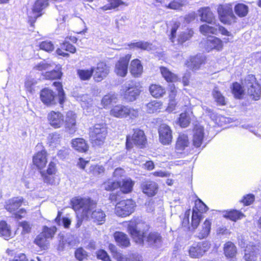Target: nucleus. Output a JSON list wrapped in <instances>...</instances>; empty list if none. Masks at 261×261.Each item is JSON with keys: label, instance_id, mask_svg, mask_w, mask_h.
<instances>
[{"label": "nucleus", "instance_id": "f257e3e1", "mask_svg": "<svg viewBox=\"0 0 261 261\" xmlns=\"http://www.w3.org/2000/svg\"><path fill=\"white\" fill-rule=\"evenodd\" d=\"M71 203L75 211L79 210L81 213L80 215H77L76 227L78 228L82 225L84 219L91 218L98 224H102L105 221L106 214L101 210L97 209L92 211L96 207V203L90 198L75 197L72 199Z\"/></svg>", "mask_w": 261, "mask_h": 261}, {"label": "nucleus", "instance_id": "f03ea898", "mask_svg": "<svg viewBox=\"0 0 261 261\" xmlns=\"http://www.w3.org/2000/svg\"><path fill=\"white\" fill-rule=\"evenodd\" d=\"M123 225L127 227L128 232L136 243L138 244L143 243L144 238L149 228L146 223L136 219H133L124 223Z\"/></svg>", "mask_w": 261, "mask_h": 261}, {"label": "nucleus", "instance_id": "7ed1b4c3", "mask_svg": "<svg viewBox=\"0 0 261 261\" xmlns=\"http://www.w3.org/2000/svg\"><path fill=\"white\" fill-rule=\"evenodd\" d=\"M247 93L255 100L260 99L261 96V79L257 81L256 77L252 74L248 75L243 83Z\"/></svg>", "mask_w": 261, "mask_h": 261}, {"label": "nucleus", "instance_id": "20e7f679", "mask_svg": "<svg viewBox=\"0 0 261 261\" xmlns=\"http://www.w3.org/2000/svg\"><path fill=\"white\" fill-rule=\"evenodd\" d=\"M108 134L106 125L104 123L95 124L90 128V137L94 145L102 144Z\"/></svg>", "mask_w": 261, "mask_h": 261}, {"label": "nucleus", "instance_id": "39448f33", "mask_svg": "<svg viewBox=\"0 0 261 261\" xmlns=\"http://www.w3.org/2000/svg\"><path fill=\"white\" fill-rule=\"evenodd\" d=\"M135 207L136 203L132 199L123 200L116 204L115 213L119 217H125L134 212Z\"/></svg>", "mask_w": 261, "mask_h": 261}, {"label": "nucleus", "instance_id": "423d86ee", "mask_svg": "<svg viewBox=\"0 0 261 261\" xmlns=\"http://www.w3.org/2000/svg\"><path fill=\"white\" fill-rule=\"evenodd\" d=\"M134 133L132 136H127L126 137V147L127 149L133 147L132 143L142 148L146 143L147 139L144 132L139 128L134 129Z\"/></svg>", "mask_w": 261, "mask_h": 261}, {"label": "nucleus", "instance_id": "0eeeda50", "mask_svg": "<svg viewBox=\"0 0 261 261\" xmlns=\"http://www.w3.org/2000/svg\"><path fill=\"white\" fill-rule=\"evenodd\" d=\"M218 13L220 21L225 24H231L236 21L237 17L234 15L231 4L220 5L218 8Z\"/></svg>", "mask_w": 261, "mask_h": 261}, {"label": "nucleus", "instance_id": "6e6552de", "mask_svg": "<svg viewBox=\"0 0 261 261\" xmlns=\"http://www.w3.org/2000/svg\"><path fill=\"white\" fill-rule=\"evenodd\" d=\"M141 87L138 83L130 81L124 84L123 91V97L128 101H133L139 95L141 92Z\"/></svg>", "mask_w": 261, "mask_h": 261}, {"label": "nucleus", "instance_id": "1a4fd4ad", "mask_svg": "<svg viewBox=\"0 0 261 261\" xmlns=\"http://www.w3.org/2000/svg\"><path fill=\"white\" fill-rule=\"evenodd\" d=\"M210 248V244L207 242H201L192 244L189 249V256L192 258L201 257Z\"/></svg>", "mask_w": 261, "mask_h": 261}, {"label": "nucleus", "instance_id": "9d476101", "mask_svg": "<svg viewBox=\"0 0 261 261\" xmlns=\"http://www.w3.org/2000/svg\"><path fill=\"white\" fill-rule=\"evenodd\" d=\"M48 0H37L31 11L28 12L30 21L34 22L36 19L41 15V12L48 6Z\"/></svg>", "mask_w": 261, "mask_h": 261}, {"label": "nucleus", "instance_id": "9b49d317", "mask_svg": "<svg viewBox=\"0 0 261 261\" xmlns=\"http://www.w3.org/2000/svg\"><path fill=\"white\" fill-rule=\"evenodd\" d=\"M92 70H93V78L97 82L105 79L110 72L109 67L103 62L98 63L96 67H92Z\"/></svg>", "mask_w": 261, "mask_h": 261}, {"label": "nucleus", "instance_id": "f8f14e48", "mask_svg": "<svg viewBox=\"0 0 261 261\" xmlns=\"http://www.w3.org/2000/svg\"><path fill=\"white\" fill-rule=\"evenodd\" d=\"M131 55L127 54L124 57H121L116 62L114 71L115 73L120 76L124 77L127 73L128 65L130 59Z\"/></svg>", "mask_w": 261, "mask_h": 261}, {"label": "nucleus", "instance_id": "ddd939ff", "mask_svg": "<svg viewBox=\"0 0 261 261\" xmlns=\"http://www.w3.org/2000/svg\"><path fill=\"white\" fill-rule=\"evenodd\" d=\"M160 141L163 145H169L172 141V131L166 124H162L159 129Z\"/></svg>", "mask_w": 261, "mask_h": 261}, {"label": "nucleus", "instance_id": "4468645a", "mask_svg": "<svg viewBox=\"0 0 261 261\" xmlns=\"http://www.w3.org/2000/svg\"><path fill=\"white\" fill-rule=\"evenodd\" d=\"M49 124L55 128L62 127L64 123V115L60 112L51 111L47 115Z\"/></svg>", "mask_w": 261, "mask_h": 261}, {"label": "nucleus", "instance_id": "2eb2a0df", "mask_svg": "<svg viewBox=\"0 0 261 261\" xmlns=\"http://www.w3.org/2000/svg\"><path fill=\"white\" fill-rule=\"evenodd\" d=\"M260 250L261 247L259 245H247L244 250V258L245 260L256 261Z\"/></svg>", "mask_w": 261, "mask_h": 261}, {"label": "nucleus", "instance_id": "dca6fc26", "mask_svg": "<svg viewBox=\"0 0 261 261\" xmlns=\"http://www.w3.org/2000/svg\"><path fill=\"white\" fill-rule=\"evenodd\" d=\"M40 97L41 101L47 106H52L57 103L55 94L52 90L48 89H44L41 90Z\"/></svg>", "mask_w": 261, "mask_h": 261}, {"label": "nucleus", "instance_id": "f3484780", "mask_svg": "<svg viewBox=\"0 0 261 261\" xmlns=\"http://www.w3.org/2000/svg\"><path fill=\"white\" fill-rule=\"evenodd\" d=\"M47 162V152L44 150L38 152L33 157V164L39 169L44 168Z\"/></svg>", "mask_w": 261, "mask_h": 261}, {"label": "nucleus", "instance_id": "a211bd4d", "mask_svg": "<svg viewBox=\"0 0 261 261\" xmlns=\"http://www.w3.org/2000/svg\"><path fill=\"white\" fill-rule=\"evenodd\" d=\"M223 46V42L221 39L215 36H210L206 41L205 48L207 51L213 49L220 50L222 49Z\"/></svg>", "mask_w": 261, "mask_h": 261}, {"label": "nucleus", "instance_id": "6ab92c4d", "mask_svg": "<svg viewBox=\"0 0 261 261\" xmlns=\"http://www.w3.org/2000/svg\"><path fill=\"white\" fill-rule=\"evenodd\" d=\"M204 139V128L199 125H196L193 129V144L196 147H200Z\"/></svg>", "mask_w": 261, "mask_h": 261}, {"label": "nucleus", "instance_id": "aec40b11", "mask_svg": "<svg viewBox=\"0 0 261 261\" xmlns=\"http://www.w3.org/2000/svg\"><path fill=\"white\" fill-rule=\"evenodd\" d=\"M76 115L72 111H68L64 120L65 126L70 133H74L76 131Z\"/></svg>", "mask_w": 261, "mask_h": 261}, {"label": "nucleus", "instance_id": "412c9836", "mask_svg": "<svg viewBox=\"0 0 261 261\" xmlns=\"http://www.w3.org/2000/svg\"><path fill=\"white\" fill-rule=\"evenodd\" d=\"M129 111L128 107L122 105H117L112 108L110 114L116 118H125L127 116Z\"/></svg>", "mask_w": 261, "mask_h": 261}, {"label": "nucleus", "instance_id": "4be33fe9", "mask_svg": "<svg viewBox=\"0 0 261 261\" xmlns=\"http://www.w3.org/2000/svg\"><path fill=\"white\" fill-rule=\"evenodd\" d=\"M23 201L22 197H14L6 202L5 208L10 213H14L21 205Z\"/></svg>", "mask_w": 261, "mask_h": 261}, {"label": "nucleus", "instance_id": "5701e85b", "mask_svg": "<svg viewBox=\"0 0 261 261\" xmlns=\"http://www.w3.org/2000/svg\"><path fill=\"white\" fill-rule=\"evenodd\" d=\"M114 237L119 246L122 248L129 246L130 244L129 239L127 235L124 232L116 231L114 233Z\"/></svg>", "mask_w": 261, "mask_h": 261}, {"label": "nucleus", "instance_id": "b1692460", "mask_svg": "<svg viewBox=\"0 0 261 261\" xmlns=\"http://www.w3.org/2000/svg\"><path fill=\"white\" fill-rule=\"evenodd\" d=\"M201 21L208 23H213L215 21V16L209 7H204L198 10Z\"/></svg>", "mask_w": 261, "mask_h": 261}, {"label": "nucleus", "instance_id": "393cba45", "mask_svg": "<svg viewBox=\"0 0 261 261\" xmlns=\"http://www.w3.org/2000/svg\"><path fill=\"white\" fill-rule=\"evenodd\" d=\"M143 192L149 196L154 195L158 191L157 184L152 181L144 182L142 185Z\"/></svg>", "mask_w": 261, "mask_h": 261}, {"label": "nucleus", "instance_id": "a878e982", "mask_svg": "<svg viewBox=\"0 0 261 261\" xmlns=\"http://www.w3.org/2000/svg\"><path fill=\"white\" fill-rule=\"evenodd\" d=\"M190 144L188 137L185 134H180L175 144V149L178 152L183 151Z\"/></svg>", "mask_w": 261, "mask_h": 261}, {"label": "nucleus", "instance_id": "bb28decb", "mask_svg": "<svg viewBox=\"0 0 261 261\" xmlns=\"http://www.w3.org/2000/svg\"><path fill=\"white\" fill-rule=\"evenodd\" d=\"M129 69L130 72L134 77H139L143 72V67L139 60L135 59L132 61Z\"/></svg>", "mask_w": 261, "mask_h": 261}, {"label": "nucleus", "instance_id": "cd10ccee", "mask_svg": "<svg viewBox=\"0 0 261 261\" xmlns=\"http://www.w3.org/2000/svg\"><path fill=\"white\" fill-rule=\"evenodd\" d=\"M211 228V222L209 220L206 219L198 230L197 237L200 239L206 238L210 234Z\"/></svg>", "mask_w": 261, "mask_h": 261}, {"label": "nucleus", "instance_id": "c85d7f7f", "mask_svg": "<svg viewBox=\"0 0 261 261\" xmlns=\"http://www.w3.org/2000/svg\"><path fill=\"white\" fill-rule=\"evenodd\" d=\"M146 241L149 245L158 247L161 244L162 240L159 233L153 232L148 235Z\"/></svg>", "mask_w": 261, "mask_h": 261}, {"label": "nucleus", "instance_id": "c756f323", "mask_svg": "<svg viewBox=\"0 0 261 261\" xmlns=\"http://www.w3.org/2000/svg\"><path fill=\"white\" fill-rule=\"evenodd\" d=\"M72 147L79 152H86L88 146L86 141L82 138H76L71 141Z\"/></svg>", "mask_w": 261, "mask_h": 261}, {"label": "nucleus", "instance_id": "7c9ffc66", "mask_svg": "<svg viewBox=\"0 0 261 261\" xmlns=\"http://www.w3.org/2000/svg\"><path fill=\"white\" fill-rule=\"evenodd\" d=\"M149 92L151 95L155 98L162 97L166 93L165 88L156 84H152L150 86Z\"/></svg>", "mask_w": 261, "mask_h": 261}, {"label": "nucleus", "instance_id": "2f4dec72", "mask_svg": "<svg viewBox=\"0 0 261 261\" xmlns=\"http://www.w3.org/2000/svg\"><path fill=\"white\" fill-rule=\"evenodd\" d=\"M202 218V215H201V214L199 212H198L196 209H193L191 227H189L190 230H194L196 229Z\"/></svg>", "mask_w": 261, "mask_h": 261}, {"label": "nucleus", "instance_id": "473e14b6", "mask_svg": "<svg viewBox=\"0 0 261 261\" xmlns=\"http://www.w3.org/2000/svg\"><path fill=\"white\" fill-rule=\"evenodd\" d=\"M202 61V58L197 56L190 58L189 61H187L186 65L189 68L195 70L199 68Z\"/></svg>", "mask_w": 261, "mask_h": 261}, {"label": "nucleus", "instance_id": "72a5a7b5", "mask_svg": "<svg viewBox=\"0 0 261 261\" xmlns=\"http://www.w3.org/2000/svg\"><path fill=\"white\" fill-rule=\"evenodd\" d=\"M162 108V103L156 100L152 101L145 106L146 111L148 113L159 112Z\"/></svg>", "mask_w": 261, "mask_h": 261}, {"label": "nucleus", "instance_id": "f704fd0d", "mask_svg": "<svg viewBox=\"0 0 261 261\" xmlns=\"http://www.w3.org/2000/svg\"><path fill=\"white\" fill-rule=\"evenodd\" d=\"M134 182L130 178H126L120 182V190L123 193H128L130 192L133 189Z\"/></svg>", "mask_w": 261, "mask_h": 261}, {"label": "nucleus", "instance_id": "c9c22d12", "mask_svg": "<svg viewBox=\"0 0 261 261\" xmlns=\"http://www.w3.org/2000/svg\"><path fill=\"white\" fill-rule=\"evenodd\" d=\"M160 71L164 78L167 82H174L177 80L176 75L169 71L167 68L161 67Z\"/></svg>", "mask_w": 261, "mask_h": 261}, {"label": "nucleus", "instance_id": "e433bc0d", "mask_svg": "<svg viewBox=\"0 0 261 261\" xmlns=\"http://www.w3.org/2000/svg\"><path fill=\"white\" fill-rule=\"evenodd\" d=\"M11 231L10 226L4 221L0 222V236L5 239L8 240L11 237Z\"/></svg>", "mask_w": 261, "mask_h": 261}, {"label": "nucleus", "instance_id": "4c0bfd02", "mask_svg": "<svg viewBox=\"0 0 261 261\" xmlns=\"http://www.w3.org/2000/svg\"><path fill=\"white\" fill-rule=\"evenodd\" d=\"M224 253L227 257L233 258L237 253L236 247L230 242L226 243L224 246Z\"/></svg>", "mask_w": 261, "mask_h": 261}, {"label": "nucleus", "instance_id": "58836bf2", "mask_svg": "<svg viewBox=\"0 0 261 261\" xmlns=\"http://www.w3.org/2000/svg\"><path fill=\"white\" fill-rule=\"evenodd\" d=\"M129 46L130 48H137L147 50H150L153 48L152 44L144 41H139L133 43L129 44Z\"/></svg>", "mask_w": 261, "mask_h": 261}, {"label": "nucleus", "instance_id": "ea45409f", "mask_svg": "<svg viewBox=\"0 0 261 261\" xmlns=\"http://www.w3.org/2000/svg\"><path fill=\"white\" fill-rule=\"evenodd\" d=\"M117 101V97L116 94H109L103 97L101 102L103 107L105 108L107 106L112 104L113 103H116Z\"/></svg>", "mask_w": 261, "mask_h": 261}, {"label": "nucleus", "instance_id": "a19ab883", "mask_svg": "<svg viewBox=\"0 0 261 261\" xmlns=\"http://www.w3.org/2000/svg\"><path fill=\"white\" fill-rule=\"evenodd\" d=\"M234 11L238 16L243 17L248 13V7L243 4H238L234 7Z\"/></svg>", "mask_w": 261, "mask_h": 261}, {"label": "nucleus", "instance_id": "79ce46f5", "mask_svg": "<svg viewBox=\"0 0 261 261\" xmlns=\"http://www.w3.org/2000/svg\"><path fill=\"white\" fill-rule=\"evenodd\" d=\"M243 82H244V81ZM243 82H242V84H243ZM243 89H243L241 85L238 83H235L233 84L232 92L236 98H241L243 95L244 91L245 90L247 91V89L245 88L244 86H243Z\"/></svg>", "mask_w": 261, "mask_h": 261}, {"label": "nucleus", "instance_id": "37998d69", "mask_svg": "<svg viewBox=\"0 0 261 261\" xmlns=\"http://www.w3.org/2000/svg\"><path fill=\"white\" fill-rule=\"evenodd\" d=\"M77 73L81 80H89L93 73V70H92V68L90 69H79Z\"/></svg>", "mask_w": 261, "mask_h": 261}, {"label": "nucleus", "instance_id": "c03bdc74", "mask_svg": "<svg viewBox=\"0 0 261 261\" xmlns=\"http://www.w3.org/2000/svg\"><path fill=\"white\" fill-rule=\"evenodd\" d=\"M34 243L37 246L44 249L47 248L48 244L47 239L41 233L37 236Z\"/></svg>", "mask_w": 261, "mask_h": 261}, {"label": "nucleus", "instance_id": "a18cd8bd", "mask_svg": "<svg viewBox=\"0 0 261 261\" xmlns=\"http://www.w3.org/2000/svg\"><path fill=\"white\" fill-rule=\"evenodd\" d=\"M200 32L204 35H207L210 34L217 35L218 33L217 28L209 26L207 24L201 25L199 28Z\"/></svg>", "mask_w": 261, "mask_h": 261}, {"label": "nucleus", "instance_id": "49530a36", "mask_svg": "<svg viewBox=\"0 0 261 261\" xmlns=\"http://www.w3.org/2000/svg\"><path fill=\"white\" fill-rule=\"evenodd\" d=\"M109 4L106 5L99 8L98 9L102 11H106L117 8L121 5L123 4L121 0H109Z\"/></svg>", "mask_w": 261, "mask_h": 261}, {"label": "nucleus", "instance_id": "de8ad7c7", "mask_svg": "<svg viewBox=\"0 0 261 261\" xmlns=\"http://www.w3.org/2000/svg\"><path fill=\"white\" fill-rule=\"evenodd\" d=\"M213 95L218 104L222 106L226 105L224 96H223L217 87H215L213 90Z\"/></svg>", "mask_w": 261, "mask_h": 261}, {"label": "nucleus", "instance_id": "09e8293b", "mask_svg": "<svg viewBox=\"0 0 261 261\" xmlns=\"http://www.w3.org/2000/svg\"><path fill=\"white\" fill-rule=\"evenodd\" d=\"M120 186V182L115 181L112 179H109L102 185V187L107 191H113Z\"/></svg>", "mask_w": 261, "mask_h": 261}, {"label": "nucleus", "instance_id": "8fccbe9b", "mask_svg": "<svg viewBox=\"0 0 261 261\" xmlns=\"http://www.w3.org/2000/svg\"><path fill=\"white\" fill-rule=\"evenodd\" d=\"M193 31L192 30H187L180 34L178 38V41L180 43H183L189 40L193 36Z\"/></svg>", "mask_w": 261, "mask_h": 261}, {"label": "nucleus", "instance_id": "3c124183", "mask_svg": "<svg viewBox=\"0 0 261 261\" xmlns=\"http://www.w3.org/2000/svg\"><path fill=\"white\" fill-rule=\"evenodd\" d=\"M224 217L232 221H236L237 220L241 219L244 217V215L239 211L233 210L227 212L224 215Z\"/></svg>", "mask_w": 261, "mask_h": 261}, {"label": "nucleus", "instance_id": "603ef678", "mask_svg": "<svg viewBox=\"0 0 261 261\" xmlns=\"http://www.w3.org/2000/svg\"><path fill=\"white\" fill-rule=\"evenodd\" d=\"M41 176L43 178V181L49 185H55L58 182L56 181L55 175H49L46 174L45 171H41Z\"/></svg>", "mask_w": 261, "mask_h": 261}, {"label": "nucleus", "instance_id": "864d4df0", "mask_svg": "<svg viewBox=\"0 0 261 261\" xmlns=\"http://www.w3.org/2000/svg\"><path fill=\"white\" fill-rule=\"evenodd\" d=\"M57 231V228L55 226L51 227H48L47 226H44L43 231L41 233L43 234L44 236L48 239H52Z\"/></svg>", "mask_w": 261, "mask_h": 261}, {"label": "nucleus", "instance_id": "5fc2aeb1", "mask_svg": "<svg viewBox=\"0 0 261 261\" xmlns=\"http://www.w3.org/2000/svg\"><path fill=\"white\" fill-rule=\"evenodd\" d=\"M179 125L182 127L188 126L190 122V119L189 115L186 113H181L178 119Z\"/></svg>", "mask_w": 261, "mask_h": 261}, {"label": "nucleus", "instance_id": "6e6d98bb", "mask_svg": "<svg viewBox=\"0 0 261 261\" xmlns=\"http://www.w3.org/2000/svg\"><path fill=\"white\" fill-rule=\"evenodd\" d=\"M65 243H67L69 246H73L75 245V241L74 239V237L72 236H69L65 240H63L61 242L60 241L58 249L60 251H63L64 248Z\"/></svg>", "mask_w": 261, "mask_h": 261}, {"label": "nucleus", "instance_id": "4d7b16f0", "mask_svg": "<svg viewBox=\"0 0 261 261\" xmlns=\"http://www.w3.org/2000/svg\"><path fill=\"white\" fill-rule=\"evenodd\" d=\"M105 171L104 167L101 165H92L89 169L88 172L94 175H98L103 173Z\"/></svg>", "mask_w": 261, "mask_h": 261}, {"label": "nucleus", "instance_id": "13d9d810", "mask_svg": "<svg viewBox=\"0 0 261 261\" xmlns=\"http://www.w3.org/2000/svg\"><path fill=\"white\" fill-rule=\"evenodd\" d=\"M75 257L79 261H82L87 258L88 256L87 252L83 248H77L74 253Z\"/></svg>", "mask_w": 261, "mask_h": 261}, {"label": "nucleus", "instance_id": "bf43d9fd", "mask_svg": "<svg viewBox=\"0 0 261 261\" xmlns=\"http://www.w3.org/2000/svg\"><path fill=\"white\" fill-rule=\"evenodd\" d=\"M60 135L57 133L51 134L48 137V142L50 146H55L60 141Z\"/></svg>", "mask_w": 261, "mask_h": 261}, {"label": "nucleus", "instance_id": "052dcab7", "mask_svg": "<svg viewBox=\"0 0 261 261\" xmlns=\"http://www.w3.org/2000/svg\"><path fill=\"white\" fill-rule=\"evenodd\" d=\"M186 1V0H175L166 6V7L171 9L177 10L184 6Z\"/></svg>", "mask_w": 261, "mask_h": 261}, {"label": "nucleus", "instance_id": "680f3d73", "mask_svg": "<svg viewBox=\"0 0 261 261\" xmlns=\"http://www.w3.org/2000/svg\"><path fill=\"white\" fill-rule=\"evenodd\" d=\"M45 77L49 80L60 79L62 76V73L59 69L53 70L45 73Z\"/></svg>", "mask_w": 261, "mask_h": 261}, {"label": "nucleus", "instance_id": "e2e57ef3", "mask_svg": "<svg viewBox=\"0 0 261 261\" xmlns=\"http://www.w3.org/2000/svg\"><path fill=\"white\" fill-rule=\"evenodd\" d=\"M37 82L34 79L29 77L25 82V87L26 90L32 93L34 91V86L36 84Z\"/></svg>", "mask_w": 261, "mask_h": 261}, {"label": "nucleus", "instance_id": "0e129e2a", "mask_svg": "<svg viewBox=\"0 0 261 261\" xmlns=\"http://www.w3.org/2000/svg\"><path fill=\"white\" fill-rule=\"evenodd\" d=\"M40 49L45 50L46 51H52L54 49V45L51 41H43L40 44Z\"/></svg>", "mask_w": 261, "mask_h": 261}, {"label": "nucleus", "instance_id": "69168bd1", "mask_svg": "<svg viewBox=\"0 0 261 261\" xmlns=\"http://www.w3.org/2000/svg\"><path fill=\"white\" fill-rule=\"evenodd\" d=\"M52 65L50 63H48L47 62L43 61L36 65L34 67V69L39 70H48L51 68Z\"/></svg>", "mask_w": 261, "mask_h": 261}, {"label": "nucleus", "instance_id": "338daca9", "mask_svg": "<svg viewBox=\"0 0 261 261\" xmlns=\"http://www.w3.org/2000/svg\"><path fill=\"white\" fill-rule=\"evenodd\" d=\"M207 208L206 205L200 200L195 202V206L193 208V209H196L198 212H199L201 214V215H202L203 212L207 210Z\"/></svg>", "mask_w": 261, "mask_h": 261}, {"label": "nucleus", "instance_id": "774afa93", "mask_svg": "<svg viewBox=\"0 0 261 261\" xmlns=\"http://www.w3.org/2000/svg\"><path fill=\"white\" fill-rule=\"evenodd\" d=\"M96 256L97 258L101 259L103 261H111L107 252L103 250L97 251L96 252Z\"/></svg>", "mask_w": 261, "mask_h": 261}]
</instances>
